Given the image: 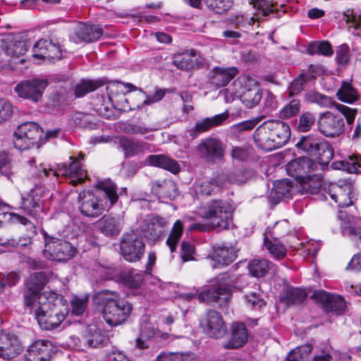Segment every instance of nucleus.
I'll list each match as a JSON object with an SVG mask.
<instances>
[{"mask_svg":"<svg viewBox=\"0 0 361 361\" xmlns=\"http://www.w3.org/2000/svg\"><path fill=\"white\" fill-rule=\"evenodd\" d=\"M317 126L319 132L324 136L337 137L344 132L345 121L341 115L326 111L319 114Z\"/></svg>","mask_w":361,"mask_h":361,"instance_id":"10","label":"nucleus"},{"mask_svg":"<svg viewBox=\"0 0 361 361\" xmlns=\"http://www.w3.org/2000/svg\"><path fill=\"white\" fill-rule=\"evenodd\" d=\"M207 6L217 13H222L232 6L231 0H203Z\"/></svg>","mask_w":361,"mask_h":361,"instance_id":"56","label":"nucleus"},{"mask_svg":"<svg viewBox=\"0 0 361 361\" xmlns=\"http://www.w3.org/2000/svg\"><path fill=\"white\" fill-rule=\"evenodd\" d=\"M338 99L345 103L352 104L358 99V93L350 82H343L336 92Z\"/></svg>","mask_w":361,"mask_h":361,"instance_id":"46","label":"nucleus"},{"mask_svg":"<svg viewBox=\"0 0 361 361\" xmlns=\"http://www.w3.org/2000/svg\"><path fill=\"white\" fill-rule=\"evenodd\" d=\"M332 166L336 169L344 170L350 173H357L361 169V157L351 155L345 160L333 163Z\"/></svg>","mask_w":361,"mask_h":361,"instance_id":"43","label":"nucleus"},{"mask_svg":"<svg viewBox=\"0 0 361 361\" xmlns=\"http://www.w3.org/2000/svg\"><path fill=\"white\" fill-rule=\"evenodd\" d=\"M155 361H190V357L182 353L162 354Z\"/></svg>","mask_w":361,"mask_h":361,"instance_id":"64","label":"nucleus"},{"mask_svg":"<svg viewBox=\"0 0 361 361\" xmlns=\"http://www.w3.org/2000/svg\"><path fill=\"white\" fill-rule=\"evenodd\" d=\"M200 326L209 337L219 338L226 332V327L219 312L209 310L200 319Z\"/></svg>","mask_w":361,"mask_h":361,"instance_id":"16","label":"nucleus"},{"mask_svg":"<svg viewBox=\"0 0 361 361\" xmlns=\"http://www.w3.org/2000/svg\"><path fill=\"white\" fill-rule=\"evenodd\" d=\"M226 179L231 183H242L246 180V178L243 176L241 171H236L235 173L228 176L221 175L215 179L198 183L195 188V193L197 195L202 196L215 194L220 190V188L226 183Z\"/></svg>","mask_w":361,"mask_h":361,"instance_id":"12","label":"nucleus"},{"mask_svg":"<svg viewBox=\"0 0 361 361\" xmlns=\"http://www.w3.org/2000/svg\"><path fill=\"white\" fill-rule=\"evenodd\" d=\"M87 297L73 298L71 300L72 313L77 316L82 314L87 307Z\"/></svg>","mask_w":361,"mask_h":361,"instance_id":"59","label":"nucleus"},{"mask_svg":"<svg viewBox=\"0 0 361 361\" xmlns=\"http://www.w3.org/2000/svg\"><path fill=\"white\" fill-rule=\"evenodd\" d=\"M262 97V90L258 82L252 78H246L243 80L240 99L247 108L256 106Z\"/></svg>","mask_w":361,"mask_h":361,"instance_id":"17","label":"nucleus"},{"mask_svg":"<svg viewBox=\"0 0 361 361\" xmlns=\"http://www.w3.org/2000/svg\"><path fill=\"white\" fill-rule=\"evenodd\" d=\"M300 109V102L298 99H293L279 111V117L288 119L296 116Z\"/></svg>","mask_w":361,"mask_h":361,"instance_id":"53","label":"nucleus"},{"mask_svg":"<svg viewBox=\"0 0 361 361\" xmlns=\"http://www.w3.org/2000/svg\"><path fill=\"white\" fill-rule=\"evenodd\" d=\"M167 221L159 216H147L141 225V231L149 240L156 241L163 235L167 226Z\"/></svg>","mask_w":361,"mask_h":361,"instance_id":"21","label":"nucleus"},{"mask_svg":"<svg viewBox=\"0 0 361 361\" xmlns=\"http://www.w3.org/2000/svg\"><path fill=\"white\" fill-rule=\"evenodd\" d=\"M325 191L338 207H348L353 203V184L350 180L345 179L339 180L338 183H331L325 188Z\"/></svg>","mask_w":361,"mask_h":361,"instance_id":"15","label":"nucleus"},{"mask_svg":"<svg viewBox=\"0 0 361 361\" xmlns=\"http://www.w3.org/2000/svg\"><path fill=\"white\" fill-rule=\"evenodd\" d=\"M197 213L200 216L208 221L212 229H226L232 221V207L223 200H211L201 207Z\"/></svg>","mask_w":361,"mask_h":361,"instance_id":"6","label":"nucleus"},{"mask_svg":"<svg viewBox=\"0 0 361 361\" xmlns=\"http://www.w3.org/2000/svg\"><path fill=\"white\" fill-rule=\"evenodd\" d=\"M315 123V117L310 112L302 114L299 118L298 130L300 132H307L311 129Z\"/></svg>","mask_w":361,"mask_h":361,"instance_id":"57","label":"nucleus"},{"mask_svg":"<svg viewBox=\"0 0 361 361\" xmlns=\"http://www.w3.org/2000/svg\"><path fill=\"white\" fill-rule=\"evenodd\" d=\"M23 349L20 341L15 334L0 331V357L7 360L14 358Z\"/></svg>","mask_w":361,"mask_h":361,"instance_id":"22","label":"nucleus"},{"mask_svg":"<svg viewBox=\"0 0 361 361\" xmlns=\"http://www.w3.org/2000/svg\"><path fill=\"white\" fill-rule=\"evenodd\" d=\"M290 137L289 126L279 120H269L257 128L255 142L266 150H273L285 145Z\"/></svg>","mask_w":361,"mask_h":361,"instance_id":"4","label":"nucleus"},{"mask_svg":"<svg viewBox=\"0 0 361 361\" xmlns=\"http://www.w3.org/2000/svg\"><path fill=\"white\" fill-rule=\"evenodd\" d=\"M13 113V106L8 101L0 99V123L8 120Z\"/></svg>","mask_w":361,"mask_h":361,"instance_id":"60","label":"nucleus"},{"mask_svg":"<svg viewBox=\"0 0 361 361\" xmlns=\"http://www.w3.org/2000/svg\"><path fill=\"white\" fill-rule=\"evenodd\" d=\"M73 119L75 125L81 128L90 126L92 121V116L89 114L78 112L73 115Z\"/></svg>","mask_w":361,"mask_h":361,"instance_id":"61","label":"nucleus"},{"mask_svg":"<svg viewBox=\"0 0 361 361\" xmlns=\"http://www.w3.org/2000/svg\"><path fill=\"white\" fill-rule=\"evenodd\" d=\"M317 167V164L310 158L301 157L289 162L286 166V171L289 176L295 178H302L305 176L310 178V173L315 171Z\"/></svg>","mask_w":361,"mask_h":361,"instance_id":"23","label":"nucleus"},{"mask_svg":"<svg viewBox=\"0 0 361 361\" xmlns=\"http://www.w3.org/2000/svg\"><path fill=\"white\" fill-rule=\"evenodd\" d=\"M42 134L43 130L37 123L25 122L20 124L15 132L14 146L20 150L35 145L38 147Z\"/></svg>","mask_w":361,"mask_h":361,"instance_id":"9","label":"nucleus"},{"mask_svg":"<svg viewBox=\"0 0 361 361\" xmlns=\"http://www.w3.org/2000/svg\"><path fill=\"white\" fill-rule=\"evenodd\" d=\"M264 245L271 256L275 259H281L286 256L287 250L286 247L276 238L269 240L267 237H265Z\"/></svg>","mask_w":361,"mask_h":361,"instance_id":"45","label":"nucleus"},{"mask_svg":"<svg viewBox=\"0 0 361 361\" xmlns=\"http://www.w3.org/2000/svg\"><path fill=\"white\" fill-rule=\"evenodd\" d=\"M347 235L361 249V219H357L350 224ZM347 269L357 271L361 270V252L353 257L348 264Z\"/></svg>","mask_w":361,"mask_h":361,"instance_id":"28","label":"nucleus"},{"mask_svg":"<svg viewBox=\"0 0 361 361\" xmlns=\"http://www.w3.org/2000/svg\"><path fill=\"white\" fill-rule=\"evenodd\" d=\"M228 118V114L227 112H224L210 118H205L202 121L197 122L195 127L188 130L190 136L192 139H195L201 133L221 125Z\"/></svg>","mask_w":361,"mask_h":361,"instance_id":"30","label":"nucleus"},{"mask_svg":"<svg viewBox=\"0 0 361 361\" xmlns=\"http://www.w3.org/2000/svg\"><path fill=\"white\" fill-rule=\"evenodd\" d=\"M249 3L252 4L254 8H257L263 16L274 14L278 11L275 6L267 0H249Z\"/></svg>","mask_w":361,"mask_h":361,"instance_id":"55","label":"nucleus"},{"mask_svg":"<svg viewBox=\"0 0 361 361\" xmlns=\"http://www.w3.org/2000/svg\"><path fill=\"white\" fill-rule=\"evenodd\" d=\"M195 150L201 159L208 164H214L224 157L225 145L220 140L209 137L202 140Z\"/></svg>","mask_w":361,"mask_h":361,"instance_id":"11","label":"nucleus"},{"mask_svg":"<svg viewBox=\"0 0 361 361\" xmlns=\"http://www.w3.org/2000/svg\"><path fill=\"white\" fill-rule=\"evenodd\" d=\"M52 254L59 261H66L75 255L76 249L67 241L54 242Z\"/></svg>","mask_w":361,"mask_h":361,"instance_id":"37","label":"nucleus"},{"mask_svg":"<svg viewBox=\"0 0 361 361\" xmlns=\"http://www.w3.org/2000/svg\"><path fill=\"white\" fill-rule=\"evenodd\" d=\"M307 53L310 55L321 54L329 56L333 54V49L327 41L313 42L309 44Z\"/></svg>","mask_w":361,"mask_h":361,"instance_id":"51","label":"nucleus"},{"mask_svg":"<svg viewBox=\"0 0 361 361\" xmlns=\"http://www.w3.org/2000/svg\"><path fill=\"white\" fill-rule=\"evenodd\" d=\"M236 253L237 250L235 247L226 245L225 243L215 245L210 255L213 262L212 266L216 268L229 265L235 259Z\"/></svg>","mask_w":361,"mask_h":361,"instance_id":"24","label":"nucleus"},{"mask_svg":"<svg viewBox=\"0 0 361 361\" xmlns=\"http://www.w3.org/2000/svg\"><path fill=\"white\" fill-rule=\"evenodd\" d=\"M32 307L41 329L50 331L57 328L69 312L68 303L53 292H44Z\"/></svg>","mask_w":361,"mask_h":361,"instance_id":"1","label":"nucleus"},{"mask_svg":"<svg viewBox=\"0 0 361 361\" xmlns=\"http://www.w3.org/2000/svg\"><path fill=\"white\" fill-rule=\"evenodd\" d=\"M317 67L310 65L308 71L305 73H302L297 78H295L291 83L290 87L289 94L290 96L300 92L305 87V85L308 81H310L316 78L314 73H317Z\"/></svg>","mask_w":361,"mask_h":361,"instance_id":"38","label":"nucleus"},{"mask_svg":"<svg viewBox=\"0 0 361 361\" xmlns=\"http://www.w3.org/2000/svg\"><path fill=\"white\" fill-rule=\"evenodd\" d=\"M199 54L195 50H189L175 54L173 63L179 69L188 70L199 64Z\"/></svg>","mask_w":361,"mask_h":361,"instance_id":"33","label":"nucleus"},{"mask_svg":"<svg viewBox=\"0 0 361 361\" xmlns=\"http://www.w3.org/2000/svg\"><path fill=\"white\" fill-rule=\"evenodd\" d=\"M145 247L142 239L134 232L124 234L120 243L123 258L130 262L140 261L144 254Z\"/></svg>","mask_w":361,"mask_h":361,"instance_id":"13","label":"nucleus"},{"mask_svg":"<svg viewBox=\"0 0 361 361\" xmlns=\"http://www.w3.org/2000/svg\"><path fill=\"white\" fill-rule=\"evenodd\" d=\"M183 223L180 220H177L173 224L169 236L166 240V245L169 246L171 252H174L183 232Z\"/></svg>","mask_w":361,"mask_h":361,"instance_id":"48","label":"nucleus"},{"mask_svg":"<svg viewBox=\"0 0 361 361\" xmlns=\"http://www.w3.org/2000/svg\"><path fill=\"white\" fill-rule=\"evenodd\" d=\"M99 231L107 237H116L123 227V219L120 216L104 215L97 221Z\"/></svg>","mask_w":361,"mask_h":361,"instance_id":"26","label":"nucleus"},{"mask_svg":"<svg viewBox=\"0 0 361 361\" xmlns=\"http://www.w3.org/2000/svg\"><path fill=\"white\" fill-rule=\"evenodd\" d=\"M106 341V336L99 329L92 327L85 331L81 338L82 344L88 348L102 347Z\"/></svg>","mask_w":361,"mask_h":361,"instance_id":"36","label":"nucleus"},{"mask_svg":"<svg viewBox=\"0 0 361 361\" xmlns=\"http://www.w3.org/2000/svg\"><path fill=\"white\" fill-rule=\"evenodd\" d=\"M295 146L310 156L315 157L323 166L327 165L334 157V149L326 142H321L317 136L310 134L303 135Z\"/></svg>","mask_w":361,"mask_h":361,"instance_id":"7","label":"nucleus"},{"mask_svg":"<svg viewBox=\"0 0 361 361\" xmlns=\"http://www.w3.org/2000/svg\"><path fill=\"white\" fill-rule=\"evenodd\" d=\"M102 35L103 30L98 25L79 23L75 29L72 39L75 43H90L99 39Z\"/></svg>","mask_w":361,"mask_h":361,"instance_id":"27","label":"nucleus"},{"mask_svg":"<svg viewBox=\"0 0 361 361\" xmlns=\"http://www.w3.org/2000/svg\"><path fill=\"white\" fill-rule=\"evenodd\" d=\"M239 276L228 272L218 275L216 279V286L200 293L198 297L200 302L218 303L220 306L226 305L231 297V288L238 287Z\"/></svg>","mask_w":361,"mask_h":361,"instance_id":"5","label":"nucleus"},{"mask_svg":"<svg viewBox=\"0 0 361 361\" xmlns=\"http://www.w3.org/2000/svg\"><path fill=\"white\" fill-rule=\"evenodd\" d=\"M48 85V81L44 79L34 78L21 81L14 88L15 92L20 98L38 102Z\"/></svg>","mask_w":361,"mask_h":361,"instance_id":"14","label":"nucleus"},{"mask_svg":"<svg viewBox=\"0 0 361 361\" xmlns=\"http://www.w3.org/2000/svg\"><path fill=\"white\" fill-rule=\"evenodd\" d=\"M312 297L322 303L326 312L341 314L345 310V301L338 295L331 294L324 290H319L314 292Z\"/></svg>","mask_w":361,"mask_h":361,"instance_id":"19","label":"nucleus"},{"mask_svg":"<svg viewBox=\"0 0 361 361\" xmlns=\"http://www.w3.org/2000/svg\"><path fill=\"white\" fill-rule=\"evenodd\" d=\"M96 303L101 307L103 318L111 326H116L124 323L129 317L132 306L121 295L109 290H103L95 294Z\"/></svg>","mask_w":361,"mask_h":361,"instance_id":"3","label":"nucleus"},{"mask_svg":"<svg viewBox=\"0 0 361 361\" xmlns=\"http://www.w3.org/2000/svg\"><path fill=\"white\" fill-rule=\"evenodd\" d=\"M291 190L292 185L290 184V181L286 180L276 181L274 183V187L271 190L269 200L276 204L279 200L288 197L291 195Z\"/></svg>","mask_w":361,"mask_h":361,"instance_id":"39","label":"nucleus"},{"mask_svg":"<svg viewBox=\"0 0 361 361\" xmlns=\"http://www.w3.org/2000/svg\"><path fill=\"white\" fill-rule=\"evenodd\" d=\"M248 333L245 325L242 322H235L231 326V338L224 344L228 349H235L242 347L247 341Z\"/></svg>","mask_w":361,"mask_h":361,"instance_id":"32","label":"nucleus"},{"mask_svg":"<svg viewBox=\"0 0 361 361\" xmlns=\"http://www.w3.org/2000/svg\"><path fill=\"white\" fill-rule=\"evenodd\" d=\"M305 99L307 101L316 103L321 106H326L329 104V97L315 92H310L305 94Z\"/></svg>","mask_w":361,"mask_h":361,"instance_id":"63","label":"nucleus"},{"mask_svg":"<svg viewBox=\"0 0 361 361\" xmlns=\"http://www.w3.org/2000/svg\"><path fill=\"white\" fill-rule=\"evenodd\" d=\"M238 73L236 67H214L210 73V83L215 87L226 86Z\"/></svg>","mask_w":361,"mask_h":361,"instance_id":"29","label":"nucleus"},{"mask_svg":"<svg viewBox=\"0 0 361 361\" xmlns=\"http://www.w3.org/2000/svg\"><path fill=\"white\" fill-rule=\"evenodd\" d=\"M54 346L48 340H37L27 348L25 353L26 361H50Z\"/></svg>","mask_w":361,"mask_h":361,"instance_id":"20","label":"nucleus"},{"mask_svg":"<svg viewBox=\"0 0 361 361\" xmlns=\"http://www.w3.org/2000/svg\"><path fill=\"white\" fill-rule=\"evenodd\" d=\"M117 281L130 288H137L141 286L143 279L140 274H133L128 271H122L118 276Z\"/></svg>","mask_w":361,"mask_h":361,"instance_id":"49","label":"nucleus"},{"mask_svg":"<svg viewBox=\"0 0 361 361\" xmlns=\"http://www.w3.org/2000/svg\"><path fill=\"white\" fill-rule=\"evenodd\" d=\"M307 293L304 289L298 288H288L281 295V300L288 305H297L302 303L307 298Z\"/></svg>","mask_w":361,"mask_h":361,"instance_id":"44","label":"nucleus"},{"mask_svg":"<svg viewBox=\"0 0 361 361\" xmlns=\"http://www.w3.org/2000/svg\"><path fill=\"white\" fill-rule=\"evenodd\" d=\"M334 106L336 109L345 117L348 124H351L354 121L357 114V110L355 109H352L345 105L337 103L334 104Z\"/></svg>","mask_w":361,"mask_h":361,"instance_id":"58","label":"nucleus"},{"mask_svg":"<svg viewBox=\"0 0 361 361\" xmlns=\"http://www.w3.org/2000/svg\"><path fill=\"white\" fill-rule=\"evenodd\" d=\"M35 171L37 175L42 178L51 176L56 179L59 176L75 178L71 181L74 185L84 181L86 178L85 172L82 169L80 163L76 159L73 160L68 166L66 164H61L57 166L56 169L47 168L40 164L39 167H36Z\"/></svg>","mask_w":361,"mask_h":361,"instance_id":"8","label":"nucleus"},{"mask_svg":"<svg viewBox=\"0 0 361 361\" xmlns=\"http://www.w3.org/2000/svg\"><path fill=\"white\" fill-rule=\"evenodd\" d=\"M121 130L130 135H144L151 131L152 129L145 126V125L135 124L131 123H124L121 125Z\"/></svg>","mask_w":361,"mask_h":361,"instance_id":"52","label":"nucleus"},{"mask_svg":"<svg viewBox=\"0 0 361 361\" xmlns=\"http://www.w3.org/2000/svg\"><path fill=\"white\" fill-rule=\"evenodd\" d=\"M146 161L148 162L149 165L162 168L173 173L179 172L180 169V165L176 160L164 154L149 155L147 157Z\"/></svg>","mask_w":361,"mask_h":361,"instance_id":"34","label":"nucleus"},{"mask_svg":"<svg viewBox=\"0 0 361 361\" xmlns=\"http://www.w3.org/2000/svg\"><path fill=\"white\" fill-rule=\"evenodd\" d=\"M312 350V346L310 344L297 347L289 353L286 357V360L307 361Z\"/></svg>","mask_w":361,"mask_h":361,"instance_id":"50","label":"nucleus"},{"mask_svg":"<svg viewBox=\"0 0 361 361\" xmlns=\"http://www.w3.org/2000/svg\"><path fill=\"white\" fill-rule=\"evenodd\" d=\"M47 281V276L42 271L36 272L30 276L24 293L26 305L39 301V297L44 293H41V291Z\"/></svg>","mask_w":361,"mask_h":361,"instance_id":"18","label":"nucleus"},{"mask_svg":"<svg viewBox=\"0 0 361 361\" xmlns=\"http://www.w3.org/2000/svg\"><path fill=\"white\" fill-rule=\"evenodd\" d=\"M116 185L111 182L101 184L99 194L84 191L78 195V208L87 217L96 218L109 209L118 200Z\"/></svg>","mask_w":361,"mask_h":361,"instance_id":"2","label":"nucleus"},{"mask_svg":"<svg viewBox=\"0 0 361 361\" xmlns=\"http://www.w3.org/2000/svg\"><path fill=\"white\" fill-rule=\"evenodd\" d=\"M336 61L340 65H345L350 60V49L346 44L339 46L336 50Z\"/></svg>","mask_w":361,"mask_h":361,"instance_id":"62","label":"nucleus"},{"mask_svg":"<svg viewBox=\"0 0 361 361\" xmlns=\"http://www.w3.org/2000/svg\"><path fill=\"white\" fill-rule=\"evenodd\" d=\"M274 267V264L265 259H254L247 266L250 274L257 278L264 276Z\"/></svg>","mask_w":361,"mask_h":361,"instance_id":"41","label":"nucleus"},{"mask_svg":"<svg viewBox=\"0 0 361 361\" xmlns=\"http://www.w3.org/2000/svg\"><path fill=\"white\" fill-rule=\"evenodd\" d=\"M3 221L10 224H20L24 226H30L35 228L33 224L23 216L13 212H4L0 214Z\"/></svg>","mask_w":361,"mask_h":361,"instance_id":"54","label":"nucleus"},{"mask_svg":"<svg viewBox=\"0 0 361 361\" xmlns=\"http://www.w3.org/2000/svg\"><path fill=\"white\" fill-rule=\"evenodd\" d=\"M152 192L161 199L173 200L178 195L176 184L171 180H154L151 183Z\"/></svg>","mask_w":361,"mask_h":361,"instance_id":"31","label":"nucleus"},{"mask_svg":"<svg viewBox=\"0 0 361 361\" xmlns=\"http://www.w3.org/2000/svg\"><path fill=\"white\" fill-rule=\"evenodd\" d=\"M32 46L30 40H20L6 47V54L12 58L14 64L23 63L25 59L23 57L27 49Z\"/></svg>","mask_w":361,"mask_h":361,"instance_id":"35","label":"nucleus"},{"mask_svg":"<svg viewBox=\"0 0 361 361\" xmlns=\"http://www.w3.org/2000/svg\"><path fill=\"white\" fill-rule=\"evenodd\" d=\"M35 190H32L22 199L21 209L32 216H35L41 210V201L35 197Z\"/></svg>","mask_w":361,"mask_h":361,"instance_id":"42","label":"nucleus"},{"mask_svg":"<svg viewBox=\"0 0 361 361\" xmlns=\"http://www.w3.org/2000/svg\"><path fill=\"white\" fill-rule=\"evenodd\" d=\"M32 56L39 59L59 60L62 51L59 44L45 39L38 40L33 46Z\"/></svg>","mask_w":361,"mask_h":361,"instance_id":"25","label":"nucleus"},{"mask_svg":"<svg viewBox=\"0 0 361 361\" xmlns=\"http://www.w3.org/2000/svg\"><path fill=\"white\" fill-rule=\"evenodd\" d=\"M104 79L82 80L77 83L74 88V94L76 97H82L87 93L93 92L105 84Z\"/></svg>","mask_w":361,"mask_h":361,"instance_id":"40","label":"nucleus"},{"mask_svg":"<svg viewBox=\"0 0 361 361\" xmlns=\"http://www.w3.org/2000/svg\"><path fill=\"white\" fill-rule=\"evenodd\" d=\"M145 142L142 141H135L126 137L120 139V146L126 157H133L142 151Z\"/></svg>","mask_w":361,"mask_h":361,"instance_id":"47","label":"nucleus"}]
</instances>
